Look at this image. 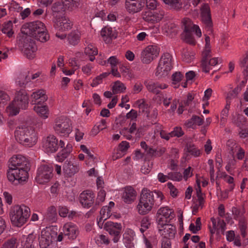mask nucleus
Wrapping results in <instances>:
<instances>
[{
	"mask_svg": "<svg viewBox=\"0 0 248 248\" xmlns=\"http://www.w3.org/2000/svg\"><path fill=\"white\" fill-rule=\"evenodd\" d=\"M8 167V179L15 185L25 182L28 178L30 166L24 156L20 155L13 156L9 160Z\"/></svg>",
	"mask_w": 248,
	"mask_h": 248,
	"instance_id": "f257e3e1",
	"label": "nucleus"
},
{
	"mask_svg": "<svg viewBox=\"0 0 248 248\" xmlns=\"http://www.w3.org/2000/svg\"><path fill=\"white\" fill-rule=\"evenodd\" d=\"M164 198L162 193L159 191H151L144 188L141 192L137 205L139 213L142 215L148 214L154 205L158 207L162 203Z\"/></svg>",
	"mask_w": 248,
	"mask_h": 248,
	"instance_id": "f03ea898",
	"label": "nucleus"
},
{
	"mask_svg": "<svg viewBox=\"0 0 248 248\" xmlns=\"http://www.w3.org/2000/svg\"><path fill=\"white\" fill-rule=\"evenodd\" d=\"M29 100V96L26 91L24 89H20L16 92L14 100L7 107L6 110L10 115L15 116L19 113L20 109H27Z\"/></svg>",
	"mask_w": 248,
	"mask_h": 248,
	"instance_id": "7ed1b4c3",
	"label": "nucleus"
},
{
	"mask_svg": "<svg viewBox=\"0 0 248 248\" xmlns=\"http://www.w3.org/2000/svg\"><path fill=\"white\" fill-rule=\"evenodd\" d=\"M15 135L17 141L25 146L31 147L37 142L36 133L34 129L30 126H18L15 132Z\"/></svg>",
	"mask_w": 248,
	"mask_h": 248,
	"instance_id": "20e7f679",
	"label": "nucleus"
},
{
	"mask_svg": "<svg viewBox=\"0 0 248 248\" xmlns=\"http://www.w3.org/2000/svg\"><path fill=\"white\" fill-rule=\"evenodd\" d=\"M30 215V208L24 205L13 206L10 213V219L12 224L17 227H21L26 222Z\"/></svg>",
	"mask_w": 248,
	"mask_h": 248,
	"instance_id": "39448f33",
	"label": "nucleus"
},
{
	"mask_svg": "<svg viewBox=\"0 0 248 248\" xmlns=\"http://www.w3.org/2000/svg\"><path fill=\"white\" fill-rule=\"evenodd\" d=\"M173 58L169 53H164L161 57L156 67L155 75L158 78L167 77L173 65Z\"/></svg>",
	"mask_w": 248,
	"mask_h": 248,
	"instance_id": "423d86ee",
	"label": "nucleus"
},
{
	"mask_svg": "<svg viewBox=\"0 0 248 248\" xmlns=\"http://www.w3.org/2000/svg\"><path fill=\"white\" fill-rule=\"evenodd\" d=\"M53 169L47 165H42L38 169L35 177L36 181L41 185L49 182L53 176Z\"/></svg>",
	"mask_w": 248,
	"mask_h": 248,
	"instance_id": "0eeeda50",
	"label": "nucleus"
},
{
	"mask_svg": "<svg viewBox=\"0 0 248 248\" xmlns=\"http://www.w3.org/2000/svg\"><path fill=\"white\" fill-rule=\"evenodd\" d=\"M21 31L22 33L33 37L37 32L46 31V29L43 23L37 20L24 24Z\"/></svg>",
	"mask_w": 248,
	"mask_h": 248,
	"instance_id": "6e6552de",
	"label": "nucleus"
},
{
	"mask_svg": "<svg viewBox=\"0 0 248 248\" xmlns=\"http://www.w3.org/2000/svg\"><path fill=\"white\" fill-rule=\"evenodd\" d=\"M168 222H169V220H164L163 217L158 219L159 232L164 238H173L176 233V228L175 226L168 224Z\"/></svg>",
	"mask_w": 248,
	"mask_h": 248,
	"instance_id": "1a4fd4ad",
	"label": "nucleus"
},
{
	"mask_svg": "<svg viewBox=\"0 0 248 248\" xmlns=\"http://www.w3.org/2000/svg\"><path fill=\"white\" fill-rule=\"evenodd\" d=\"M200 10L201 20L202 23L204 24L205 29L209 31V34L212 33L213 32V24L209 5L207 3L203 4Z\"/></svg>",
	"mask_w": 248,
	"mask_h": 248,
	"instance_id": "9d476101",
	"label": "nucleus"
},
{
	"mask_svg": "<svg viewBox=\"0 0 248 248\" xmlns=\"http://www.w3.org/2000/svg\"><path fill=\"white\" fill-rule=\"evenodd\" d=\"M54 129L61 136H68L72 131L71 124L66 118H58L55 120Z\"/></svg>",
	"mask_w": 248,
	"mask_h": 248,
	"instance_id": "9b49d317",
	"label": "nucleus"
},
{
	"mask_svg": "<svg viewBox=\"0 0 248 248\" xmlns=\"http://www.w3.org/2000/svg\"><path fill=\"white\" fill-rule=\"evenodd\" d=\"M159 51V48L156 46L150 45L147 46L141 52V61L143 63H150L158 56Z\"/></svg>",
	"mask_w": 248,
	"mask_h": 248,
	"instance_id": "f8f14e48",
	"label": "nucleus"
},
{
	"mask_svg": "<svg viewBox=\"0 0 248 248\" xmlns=\"http://www.w3.org/2000/svg\"><path fill=\"white\" fill-rule=\"evenodd\" d=\"M104 229L108 232L111 236L113 237L112 240L114 243L118 242L122 229L121 223L107 221L104 225Z\"/></svg>",
	"mask_w": 248,
	"mask_h": 248,
	"instance_id": "ddd939ff",
	"label": "nucleus"
},
{
	"mask_svg": "<svg viewBox=\"0 0 248 248\" xmlns=\"http://www.w3.org/2000/svg\"><path fill=\"white\" fill-rule=\"evenodd\" d=\"M43 147L48 153L56 152L59 149L58 140L53 135H49L43 140Z\"/></svg>",
	"mask_w": 248,
	"mask_h": 248,
	"instance_id": "4468645a",
	"label": "nucleus"
},
{
	"mask_svg": "<svg viewBox=\"0 0 248 248\" xmlns=\"http://www.w3.org/2000/svg\"><path fill=\"white\" fill-rule=\"evenodd\" d=\"M95 195L90 190L83 191L79 195V200L80 203L84 208H89L94 202Z\"/></svg>",
	"mask_w": 248,
	"mask_h": 248,
	"instance_id": "2eb2a0df",
	"label": "nucleus"
},
{
	"mask_svg": "<svg viewBox=\"0 0 248 248\" xmlns=\"http://www.w3.org/2000/svg\"><path fill=\"white\" fill-rule=\"evenodd\" d=\"M144 0H125V7L129 13H137L144 7Z\"/></svg>",
	"mask_w": 248,
	"mask_h": 248,
	"instance_id": "dca6fc26",
	"label": "nucleus"
},
{
	"mask_svg": "<svg viewBox=\"0 0 248 248\" xmlns=\"http://www.w3.org/2000/svg\"><path fill=\"white\" fill-rule=\"evenodd\" d=\"M62 168L63 173L67 177H72L78 172L79 170L78 164L73 163L67 160L64 162Z\"/></svg>",
	"mask_w": 248,
	"mask_h": 248,
	"instance_id": "f3484780",
	"label": "nucleus"
},
{
	"mask_svg": "<svg viewBox=\"0 0 248 248\" xmlns=\"http://www.w3.org/2000/svg\"><path fill=\"white\" fill-rule=\"evenodd\" d=\"M50 231L43 230L41 232V237L39 238V245L42 248H46L54 240Z\"/></svg>",
	"mask_w": 248,
	"mask_h": 248,
	"instance_id": "a211bd4d",
	"label": "nucleus"
},
{
	"mask_svg": "<svg viewBox=\"0 0 248 248\" xmlns=\"http://www.w3.org/2000/svg\"><path fill=\"white\" fill-rule=\"evenodd\" d=\"M77 227L71 223L65 224L63 228V233L68 239H75L78 234Z\"/></svg>",
	"mask_w": 248,
	"mask_h": 248,
	"instance_id": "6ab92c4d",
	"label": "nucleus"
},
{
	"mask_svg": "<svg viewBox=\"0 0 248 248\" xmlns=\"http://www.w3.org/2000/svg\"><path fill=\"white\" fill-rule=\"evenodd\" d=\"M165 15V12L163 11L157 12H147L143 16V19L149 23H155L160 21Z\"/></svg>",
	"mask_w": 248,
	"mask_h": 248,
	"instance_id": "aec40b11",
	"label": "nucleus"
},
{
	"mask_svg": "<svg viewBox=\"0 0 248 248\" xmlns=\"http://www.w3.org/2000/svg\"><path fill=\"white\" fill-rule=\"evenodd\" d=\"M72 26V22L68 18L65 16H56L55 27L59 30H68L71 29Z\"/></svg>",
	"mask_w": 248,
	"mask_h": 248,
	"instance_id": "412c9836",
	"label": "nucleus"
},
{
	"mask_svg": "<svg viewBox=\"0 0 248 248\" xmlns=\"http://www.w3.org/2000/svg\"><path fill=\"white\" fill-rule=\"evenodd\" d=\"M156 215L157 216V221L158 219L160 217H163L164 220H168V218L171 220L175 217L173 211L167 206L161 207L158 209Z\"/></svg>",
	"mask_w": 248,
	"mask_h": 248,
	"instance_id": "4be33fe9",
	"label": "nucleus"
},
{
	"mask_svg": "<svg viewBox=\"0 0 248 248\" xmlns=\"http://www.w3.org/2000/svg\"><path fill=\"white\" fill-rule=\"evenodd\" d=\"M101 35L107 44L110 43L113 39H115L117 37V34L112 32L111 27H105L102 29Z\"/></svg>",
	"mask_w": 248,
	"mask_h": 248,
	"instance_id": "5701e85b",
	"label": "nucleus"
},
{
	"mask_svg": "<svg viewBox=\"0 0 248 248\" xmlns=\"http://www.w3.org/2000/svg\"><path fill=\"white\" fill-rule=\"evenodd\" d=\"M136 196L135 190L131 186H128L125 188L122 198L125 203H130L135 200Z\"/></svg>",
	"mask_w": 248,
	"mask_h": 248,
	"instance_id": "b1692460",
	"label": "nucleus"
},
{
	"mask_svg": "<svg viewBox=\"0 0 248 248\" xmlns=\"http://www.w3.org/2000/svg\"><path fill=\"white\" fill-rule=\"evenodd\" d=\"M144 84L146 86L148 91L154 94H157L160 93L159 89H164L166 88L165 85L164 87L161 86V85L157 82H154L153 81L146 80L144 81Z\"/></svg>",
	"mask_w": 248,
	"mask_h": 248,
	"instance_id": "393cba45",
	"label": "nucleus"
},
{
	"mask_svg": "<svg viewBox=\"0 0 248 248\" xmlns=\"http://www.w3.org/2000/svg\"><path fill=\"white\" fill-rule=\"evenodd\" d=\"M211 51L210 48H205L202 53V59L201 66L202 71L205 73L209 72V68L207 66V62L211 57Z\"/></svg>",
	"mask_w": 248,
	"mask_h": 248,
	"instance_id": "a878e982",
	"label": "nucleus"
},
{
	"mask_svg": "<svg viewBox=\"0 0 248 248\" xmlns=\"http://www.w3.org/2000/svg\"><path fill=\"white\" fill-rule=\"evenodd\" d=\"M182 23L183 25H186L189 28L190 31L192 33L195 32L196 35L200 37L202 35V32L199 26L194 25L191 20L188 18H185L183 19Z\"/></svg>",
	"mask_w": 248,
	"mask_h": 248,
	"instance_id": "bb28decb",
	"label": "nucleus"
},
{
	"mask_svg": "<svg viewBox=\"0 0 248 248\" xmlns=\"http://www.w3.org/2000/svg\"><path fill=\"white\" fill-rule=\"evenodd\" d=\"M22 49H31L37 50V46L33 40L30 37H26L20 43Z\"/></svg>",
	"mask_w": 248,
	"mask_h": 248,
	"instance_id": "cd10ccee",
	"label": "nucleus"
},
{
	"mask_svg": "<svg viewBox=\"0 0 248 248\" xmlns=\"http://www.w3.org/2000/svg\"><path fill=\"white\" fill-rule=\"evenodd\" d=\"M164 31L167 36L172 38L177 34L178 28L175 24L169 23L165 25Z\"/></svg>",
	"mask_w": 248,
	"mask_h": 248,
	"instance_id": "c85d7f7f",
	"label": "nucleus"
},
{
	"mask_svg": "<svg viewBox=\"0 0 248 248\" xmlns=\"http://www.w3.org/2000/svg\"><path fill=\"white\" fill-rule=\"evenodd\" d=\"M110 210L107 206L102 207L100 212V217L97 224L100 228H102L104 221L109 218L111 215H109Z\"/></svg>",
	"mask_w": 248,
	"mask_h": 248,
	"instance_id": "c756f323",
	"label": "nucleus"
},
{
	"mask_svg": "<svg viewBox=\"0 0 248 248\" xmlns=\"http://www.w3.org/2000/svg\"><path fill=\"white\" fill-rule=\"evenodd\" d=\"M35 238L36 235L33 233L29 234L28 236H23L22 241L23 248H27L29 247L35 246L36 243L34 242Z\"/></svg>",
	"mask_w": 248,
	"mask_h": 248,
	"instance_id": "7c9ffc66",
	"label": "nucleus"
},
{
	"mask_svg": "<svg viewBox=\"0 0 248 248\" xmlns=\"http://www.w3.org/2000/svg\"><path fill=\"white\" fill-rule=\"evenodd\" d=\"M185 150L195 157L199 156L201 154L200 150L196 148L194 144L191 142L186 143Z\"/></svg>",
	"mask_w": 248,
	"mask_h": 248,
	"instance_id": "2f4dec72",
	"label": "nucleus"
},
{
	"mask_svg": "<svg viewBox=\"0 0 248 248\" xmlns=\"http://www.w3.org/2000/svg\"><path fill=\"white\" fill-rule=\"evenodd\" d=\"M164 2L170 6V8L179 11L182 8V4L179 0H162Z\"/></svg>",
	"mask_w": 248,
	"mask_h": 248,
	"instance_id": "473e14b6",
	"label": "nucleus"
},
{
	"mask_svg": "<svg viewBox=\"0 0 248 248\" xmlns=\"http://www.w3.org/2000/svg\"><path fill=\"white\" fill-rule=\"evenodd\" d=\"M33 109L40 117L44 119L48 117V109L46 106H34Z\"/></svg>",
	"mask_w": 248,
	"mask_h": 248,
	"instance_id": "72a5a7b5",
	"label": "nucleus"
},
{
	"mask_svg": "<svg viewBox=\"0 0 248 248\" xmlns=\"http://www.w3.org/2000/svg\"><path fill=\"white\" fill-rule=\"evenodd\" d=\"M184 27V31L185 32V40L186 43L194 45L195 44V41L192 36V32L190 31L189 28L186 25H183Z\"/></svg>",
	"mask_w": 248,
	"mask_h": 248,
	"instance_id": "f704fd0d",
	"label": "nucleus"
},
{
	"mask_svg": "<svg viewBox=\"0 0 248 248\" xmlns=\"http://www.w3.org/2000/svg\"><path fill=\"white\" fill-rule=\"evenodd\" d=\"M12 28L13 24L12 21H8L7 22L4 24L1 31L3 33L6 34L9 37H11L14 34Z\"/></svg>",
	"mask_w": 248,
	"mask_h": 248,
	"instance_id": "c9c22d12",
	"label": "nucleus"
},
{
	"mask_svg": "<svg viewBox=\"0 0 248 248\" xmlns=\"http://www.w3.org/2000/svg\"><path fill=\"white\" fill-rule=\"evenodd\" d=\"M57 218V212L56 208L53 206H50L48 208L46 215V219L48 221L54 222Z\"/></svg>",
	"mask_w": 248,
	"mask_h": 248,
	"instance_id": "e433bc0d",
	"label": "nucleus"
},
{
	"mask_svg": "<svg viewBox=\"0 0 248 248\" xmlns=\"http://www.w3.org/2000/svg\"><path fill=\"white\" fill-rule=\"evenodd\" d=\"M125 89L126 87L124 84L118 80L114 82L112 89L113 94L124 92Z\"/></svg>",
	"mask_w": 248,
	"mask_h": 248,
	"instance_id": "4c0bfd02",
	"label": "nucleus"
},
{
	"mask_svg": "<svg viewBox=\"0 0 248 248\" xmlns=\"http://www.w3.org/2000/svg\"><path fill=\"white\" fill-rule=\"evenodd\" d=\"M137 103H139V108L142 110L143 112H145L147 117H149V106L146 103L145 100L141 99L138 100Z\"/></svg>",
	"mask_w": 248,
	"mask_h": 248,
	"instance_id": "58836bf2",
	"label": "nucleus"
},
{
	"mask_svg": "<svg viewBox=\"0 0 248 248\" xmlns=\"http://www.w3.org/2000/svg\"><path fill=\"white\" fill-rule=\"evenodd\" d=\"M17 239L12 237L7 240L1 246L0 248H16V247Z\"/></svg>",
	"mask_w": 248,
	"mask_h": 248,
	"instance_id": "ea45409f",
	"label": "nucleus"
},
{
	"mask_svg": "<svg viewBox=\"0 0 248 248\" xmlns=\"http://www.w3.org/2000/svg\"><path fill=\"white\" fill-rule=\"evenodd\" d=\"M43 31L42 32H37L36 35L33 36L35 39L41 42H45L49 39V35L46 31Z\"/></svg>",
	"mask_w": 248,
	"mask_h": 248,
	"instance_id": "a19ab883",
	"label": "nucleus"
},
{
	"mask_svg": "<svg viewBox=\"0 0 248 248\" xmlns=\"http://www.w3.org/2000/svg\"><path fill=\"white\" fill-rule=\"evenodd\" d=\"M110 73L109 72H105L101 74L99 76H97L93 81V82L91 83V85L92 87H95L102 82V80L103 78H106L108 77Z\"/></svg>",
	"mask_w": 248,
	"mask_h": 248,
	"instance_id": "79ce46f5",
	"label": "nucleus"
},
{
	"mask_svg": "<svg viewBox=\"0 0 248 248\" xmlns=\"http://www.w3.org/2000/svg\"><path fill=\"white\" fill-rule=\"evenodd\" d=\"M45 91L43 90H40L36 92H34L31 95V97L32 99V102L34 104H39L41 103V101H37L40 99L41 96L42 95V93H44Z\"/></svg>",
	"mask_w": 248,
	"mask_h": 248,
	"instance_id": "37998d69",
	"label": "nucleus"
},
{
	"mask_svg": "<svg viewBox=\"0 0 248 248\" xmlns=\"http://www.w3.org/2000/svg\"><path fill=\"white\" fill-rule=\"evenodd\" d=\"M240 66L243 68V73L245 77L248 76V52L246 57L241 62Z\"/></svg>",
	"mask_w": 248,
	"mask_h": 248,
	"instance_id": "c03bdc74",
	"label": "nucleus"
},
{
	"mask_svg": "<svg viewBox=\"0 0 248 248\" xmlns=\"http://www.w3.org/2000/svg\"><path fill=\"white\" fill-rule=\"evenodd\" d=\"M79 37L75 32H72L68 35V39L70 44L72 45H77Z\"/></svg>",
	"mask_w": 248,
	"mask_h": 248,
	"instance_id": "a18cd8bd",
	"label": "nucleus"
},
{
	"mask_svg": "<svg viewBox=\"0 0 248 248\" xmlns=\"http://www.w3.org/2000/svg\"><path fill=\"white\" fill-rule=\"evenodd\" d=\"M51 10L53 13V15L54 16V13L64 11V8L61 2H58L53 4Z\"/></svg>",
	"mask_w": 248,
	"mask_h": 248,
	"instance_id": "49530a36",
	"label": "nucleus"
},
{
	"mask_svg": "<svg viewBox=\"0 0 248 248\" xmlns=\"http://www.w3.org/2000/svg\"><path fill=\"white\" fill-rule=\"evenodd\" d=\"M241 91V88L237 86L232 91L230 92L226 97V100L230 101L232 98L237 97L238 93Z\"/></svg>",
	"mask_w": 248,
	"mask_h": 248,
	"instance_id": "de8ad7c7",
	"label": "nucleus"
},
{
	"mask_svg": "<svg viewBox=\"0 0 248 248\" xmlns=\"http://www.w3.org/2000/svg\"><path fill=\"white\" fill-rule=\"evenodd\" d=\"M168 179H170L173 181H180L182 179V175L180 172H170L168 174Z\"/></svg>",
	"mask_w": 248,
	"mask_h": 248,
	"instance_id": "09e8293b",
	"label": "nucleus"
},
{
	"mask_svg": "<svg viewBox=\"0 0 248 248\" xmlns=\"http://www.w3.org/2000/svg\"><path fill=\"white\" fill-rule=\"evenodd\" d=\"M78 2H77L76 0H70L69 2H65L64 3H62V5H63L65 11L66 10H72L74 6H78Z\"/></svg>",
	"mask_w": 248,
	"mask_h": 248,
	"instance_id": "8fccbe9b",
	"label": "nucleus"
},
{
	"mask_svg": "<svg viewBox=\"0 0 248 248\" xmlns=\"http://www.w3.org/2000/svg\"><path fill=\"white\" fill-rule=\"evenodd\" d=\"M78 2H77L76 0H70L69 2H65L64 3H62V5H63L65 11L66 10H72L74 6H78Z\"/></svg>",
	"mask_w": 248,
	"mask_h": 248,
	"instance_id": "3c124183",
	"label": "nucleus"
},
{
	"mask_svg": "<svg viewBox=\"0 0 248 248\" xmlns=\"http://www.w3.org/2000/svg\"><path fill=\"white\" fill-rule=\"evenodd\" d=\"M171 77L172 83L176 84L182 79L184 76L180 72H176L172 74Z\"/></svg>",
	"mask_w": 248,
	"mask_h": 248,
	"instance_id": "603ef678",
	"label": "nucleus"
},
{
	"mask_svg": "<svg viewBox=\"0 0 248 248\" xmlns=\"http://www.w3.org/2000/svg\"><path fill=\"white\" fill-rule=\"evenodd\" d=\"M84 53L88 55L92 54L97 55L98 54V50L97 48L93 47L92 45H90L85 48Z\"/></svg>",
	"mask_w": 248,
	"mask_h": 248,
	"instance_id": "864d4df0",
	"label": "nucleus"
},
{
	"mask_svg": "<svg viewBox=\"0 0 248 248\" xmlns=\"http://www.w3.org/2000/svg\"><path fill=\"white\" fill-rule=\"evenodd\" d=\"M106 193L104 190H100L97 195L95 205H99L100 202H103L105 201Z\"/></svg>",
	"mask_w": 248,
	"mask_h": 248,
	"instance_id": "5fc2aeb1",
	"label": "nucleus"
},
{
	"mask_svg": "<svg viewBox=\"0 0 248 248\" xmlns=\"http://www.w3.org/2000/svg\"><path fill=\"white\" fill-rule=\"evenodd\" d=\"M121 72L124 77L128 76L130 79L134 78V75L132 73L131 71L127 67L124 66L121 67Z\"/></svg>",
	"mask_w": 248,
	"mask_h": 248,
	"instance_id": "6e6d98bb",
	"label": "nucleus"
},
{
	"mask_svg": "<svg viewBox=\"0 0 248 248\" xmlns=\"http://www.w3.org/2000/svg\"><path fill=\"white\" fill-rule=\"evenodd\" d=\"M70 153L68 152L66 150H64V149H62L57 155L59 161L62 162L67 157Z\"/></svg>",
	"mask_w": 248,
	"mask_h": 248,
	"instance_id": "4d7b16f0",
	"label": "nucleus"
},
{
	"mask_svg": "<svg viewBox=\"0 0 248 248\" xmlns=\"http://www.w3.org/2000/svg\"><path fill=\"white\" fill-rule=\"evenodd\" d=\"M232 213L234 216V218L237 219L240 216H241L244 213V209H243L241 211L240 209L237 208L236 207H233L232 208Z\"/></svg>",
	"mask_w": 248,
	"mask_h": 248,
	"instance_id": "13d9d810",
	"label": "nucleus"
},
{
	"mask_svg": "<svg viewBox=\"0 0 248 248\" xmlns=\"http://www.w3.org/2000/svg\"><path fill=\"white\" fill-rule=\"evenodd\" d=\"M24 55L30 59H33L35 55V52L36 50H33L31 49H22Z\"/></svg>",
	"mask_w": 248,
	"mask_h": 248,
	"instance_id": "bf43d9fd",
	"label": "nucleus"
},
{
	"mask_svg": "<svg viewBox=\"0 0 248 248\" xmlns=\"http://www.w3.org/2000/svg\"><path fill=\"white\" fill-rule=\"evenodd\" d=\"M69 213L68 209L64 206H60L59 207V213L61 217H66Z\"/></svg>",
	"mask_w": 248,
	"mask_h": 248,
	"instance_id": "052dcab7",
	"label": "nucleus"
},
{
	"mask_svg": "<svg viewBox=\"0 0 248 248\" xmlns=\"http://www.w3.org/2000/svg\"><path fill=\"white\" fill-rule=\"evenodd\" d=\"M146 7L150 9L154 10L156 8L157 1L156 0H146Z\"/></svg>",
	"mask_w": 248,
	"mask_h": 248,
	"instance_id": "680f3d73",
	"label": "nucleus"
},
{
	"mask_svg": "<svg viewBox=\"0 0 248 248\" xmlns=\"http://www.w3.org/2000/svg\"><path fill=\"white\" fill-rule=\"evenodd\" d=\"M9 100V96L4 91L0 90V104Z\"/></svg>",
	"mask_w": 248,
	"mask_h": 248,
	"instance_id": "e2e57ef3",
	"label": "nucleus"
},
{
	"mask_svg": "<svg viewBox=\"0 0 248 248\" xmlns=\"http://www.w3.org/2000/svg\"><path fill=\"white\" fill-rule=\"evenodd\" d=\"M108 62L111 65V68H114L116 67L118 60L115 56H111L108 60Z\"/></svg>",
	"mask_w": 248,
	"mask_h": 248,
	"instance_id": "0e129e2a",
	"label": "nucleus"
},
{
	"mask_svg": "<svg viewBox=\"0 0 248 248\" xmlns=\"http://www.w3.org/2000/svg\"><path fill=\"white\" fill-rule=\"evenodd\" d=\"M173 131L174 133V136L178 138L182 137L184 134V132L183 131L181 127H175L174 128Z\"/></svg>",
	"mask_w": 248,
	"mask_h": 248,
	"instance_id": "69168bd1",
	"label": "nucleus"
},
{
	"mask_svg": "<svg viewBox=\"0 0 248 248\" xmlns=\"http://www.w3.org/2000/svg\"><path fill=\"white\" fill-rule=\"evenodd\" d=\"M192 120L194 121V124H197L198 125H201L203 123V120L200 117L196 115H193L192 117Z\"/></svg>",
	"mask_w": 248,
	"mask_h": 248,
	"instance_id": "338daca9",
	"label": "nucleus"
},
{
	"mask_svg": "<svg viewBox=\"0 0 248 248\" xmlns=\"http://www.w3.org/2000/svg\"><path fill=\"white\" fill-rule=\"evenodd\" d=\"M170 238H164L161 244V248H170Z\"/></svg>",
	"mask_w": 248,
	"mask_h": 248,
	"instance_id": "774afa93",
	"label": "nucleus"
}]
</instances>
